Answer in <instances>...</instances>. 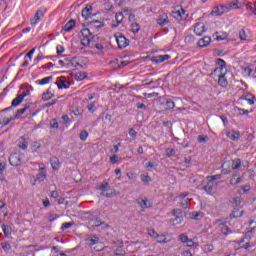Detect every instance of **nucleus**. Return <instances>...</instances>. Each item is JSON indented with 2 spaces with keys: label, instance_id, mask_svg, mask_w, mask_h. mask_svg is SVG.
I'll list each match as a JSON object with an SVG mask.
<instances>
[{
  "label": "nucleus",
  "instance_id": "bb28decb",
  "mask_svg": "<svg viewBox=\"0 0 256 256\" xmlns=\"http://www.w3.org/2000/svg\"><path fill=\"white\" fill-rule=\"evenodd\" d=\"M51 81H53V76H48L41 80H37L36 83L37 85H48V83H51Z\"/></svg>",
  "mask_w": 256,
  "mask_h": 256
},
{
  "label": "nucleus",
  "instance_id": "338daca9",
  "mask_svg": "<svg viewBox=\"0 0 256 256\" xmlns=\"http://www.w3.org/2000/svg\"><path fill=\"white\" fill-rule=\"evenodd\" d=\"M246 9L248 13H251V11H254V3H251V2L246 3Z\"/></svg>",
  "mask_w": 256,
  "mask_h": 256
},
{
  "label": "nucleus",
  "instance_id": "4be33fe9",
  "mask_svg": "<svg viewBox=\"0 0 256 256\" xmlns=\"http://www.w3.org/2000/svg\"><path fill=\"white\" fill-rule=\"evenodd\" d=\"M209 43H211V37L205 36L198 41V46L202 47V48L207 47V45H209Z\"/></svg>",
  "mask_w": 256,
  "mask_h": 256
},
{
  "label": "nucleus",
  "instance_id": "0eeeda50",
  "mask_svg": "<svg viewBox=\"0 0 256 256\" xmlns=\"http://www.w3.org/2000/svg\"><path fill=\"white\" fill-rule=\"evenodd\" d=\"M20 89L23 90L22 93H20V97H22V99H25V97H29V95H31V91H33V86L25 83V84H22Z\"/></svg>",
  "mask_w": 256,
  "mask_h": 256
},
{
  "label": "nucleus",
  "instance_id": "13d9d810",
  "mask_svg": "<svg viewBox=\"0 0 256 256\" xmlns=\"http://www.w3.org/2000/svg\"><path fill=\"white\" fill-rule=\"evenodd\" d=\"M5 169H7V162H0V177L3 175Z\"/></svg>",
  "mask_w": 256,
  "mask_h": 256
},
{
  "label": "nucleus",
  "instance_id": "052dcab7",
  "mask_svg": "<svg viewBox=\"0 0 256 256\" xmlns=\"http://www.w3.org/2000/svg\"><path fill=\"white\" fill-rule=\"evenodd\" d=\"M56 51H57V55H63V53H65V47H63L62 45H58L56 47Z\"/></svg>",
  "mask_w": 256,
  "mask_h": 256
},
{
  "label": "nucleus",
  "instance_id": "0e129e2a",
  "mask_svg": "<svg viewBox=\"0 0 256 256\" xmlns=\"http://www.w3.org/2000/svg\"><path fill=\"white\" fill-rule=\"evenodd\" d=\"M56 219H59V215H57V214H50V215L48 216V221H49L50 223H53V221H55Z\"/></svg>",
  "mask_w": 256,
  "mask_h": 256
},
{
  "label": "nucleus",
  "instance_id": "6e6d98bb",
  "mask_svg": "<svg viewBox=\"0 0 256 256\" xmlns=\"http://www.w3.org/2000/svg\"><path fill=\"white\" fill-rule=\"evenodd\" d=\"M175 153H176L175 149H171V148L166 149V157H173L175 156Z\"/></svg>",
  "mask_w": 256,
  "mask_h": 256
},
{
  "label": "nucleus",
  "instance_id": "79ce46f5",
  "mask_svg": "<svg viewBox=\"0 0 256 256\" xmlns=\"http://www.w3.org/2000/svg\"><path fill=\"white\" fill-rule=\"evenodd\" d=\"M221 233H222V235L227 236V235H231V233H233V232L231 231V228H229L227 225H224L221 228Z\"/></svg>",
  "mask_w": 256,
  "mask_h": 256
},
{
  "label": "nucleus",
  "instance_id": "6e6552de",
  "mask_svg": "<svg viewBox=\"0 0 256 256\" xmlns=\"http://www.w3.org/2000/svg\"><path fill=\"white\" fill-rule=\"evenodd\" d=\"M23 99L24 98H22L19 94L16 98H14L12 100L11 106L3 109L2 112L5 113L6 111H11L13 109V107H19V105H21V103H23Z\"/></svg>",
  "mask_w": 256,
  "mask_h": 256
},
{
  "label": "nucleus",
  "instance_id": "69168bd1",
  "mask_svg": "<svg viewBox=\"0 0 256 256\" xmlns=\"http://www.w3.org/2000/svg\"><path fill=\"white\" fill-rule=\"evenodd\" d=\"M207 139H209V137L203 136V135H199L198 136V143H207Z\"/></svg>",
  "mask_w": 256,
  "mask_h": 256
},
{
  "label": "nucleus",
  "instance_id": "393cba45",
  "mask_svg": "<svg viewBox=\"0 0 256 256\" xmlns=\"http://www.w3.org/2000/svg\"><path fill=\"white\" fill-rule=\"evenodd\" d=\"M218 84L220 85V87H227V85H229V82H227V78H225V74L219 75Z\"/></svg>",
  "mask_w": 256,
  "mask_h": 256
},
{
  "label": "nucleus",
  "instance_id": "4c0bfd02",
  "mask_svg": "<svg viewBox=\"0 0 256 256\" xmlns=\"http://www.w3.org/2000/svg\"><path fill=\"white\" fill-rule=\"evenodd\" d=\"M86 241H89V246L93 247V245H97V243H99V237L92 236L91 238H87Z\"/></svg>",
  "mask_w": 256,
  "mask_h": 256
},
{
  "label": "nucleus",
  "instance_id": "4468645a",
  "mask_svg": "<svg viewBox=\"0 0 256 256\" xmlns=\"http://www.w3.org/2000/svg\"><path fill=\"white\" fill-rule=\"evenodd\" d=\"M213 189H215V182H213V180H208L207 184L202 187V190L205 191L207 195H211L213 193Z\"/></svg>",
  "mask_w": 256,
  "mask_h": 256
},
{
  "label": "nucleus",
  "instance_id": "423d86ee",
  "mask_svg": "<svg viewBox=\"0 0 256 256\" xmlns=\"http://www.w3.org/2000/svg\"><path fill=\"white\" fill-rule=\"evenodd\" d=\"M45 17V10L38 9L34 15V17L30 20L31 25H37Z\"/></svg>",
  "mask_w": 256,
  "mask_h": 256
},
{
  "label": "nucleus",
  "instance_id": "bf43d9fd",
  "mask_svg": "<svg viewBox=\"0 0 256 256\" xmlns=\"http://www.w3.org/2000/svg\"><path fill=\"white\" fill-rule=\"evenodd\" d=\"M178 239H179V241H181V243H187L189 236H187L185 234H180Z\"/></svg>",
  "mask_w": 256,
  "mask_h": 256
},
{
  "label": "nucleus",
  "instance_id": "a19ab883",
  "mask_svg": "<svg viewBox=\"0 0 256 256\" xmlns=\"http://www.w3.org/2000/svg\"><path fill=\"white\" fill-rule=\"evenodd\" d=\"M73 225H75L74 221L71 222H65L62 224L61 226V231H66V229H71V227H73Z\"/></svg>",
  "mask_w": 256,
  "mask_h": 256
},
{
  "label": "nucleus",
  "instance_id": "5fc2aeb1",
  "mask_svg": "<svg viewBox=\"0 0 256 256\" xmlns=\"http://www.w3.org/2000/svg\"><path fill=\"white\" fill-rule=\"evenodd\" d=\"M214 223L215 225H218V227H225V225H227V221L225 219H218Z\"/></svg>",
  "mask_w": 256,
  "mask_h": 256
},
{
  "label": "nucleus",
  "instance_id": "aec40b11",
  "mask_svg": "<svg viewBox=\"0 0 256 256\" xmlns=\"http://www.w3.org/2000/svg\"><path fill=\"white\" fill-rule=\"evenodd\" d=\"M50 163H51L53 171H59V169H61V162L59 161V158L52 157L50 159Z\"/></svg>",
  "mask_w": 256,
  "mask_h": 256
},
{
  "label": "nucleus",
  "instance_id": "58836bf2",
  "mask_svg": "<svg viewBox=\"0 0 256 256\" xmlns=\"http://www.w3.org/2000/svg\"><path fill=\"white\" fill-rule=\"evenodd\" d=\"M28 109H29V105L27 104L25 105L24 108L18 109L15 115V118L19 119L23 115V113H25V111H27Z\"/></svg>",
  "mask_w": 256,
  "mask_h": 256
},
{
  "label": "nucleus",
  "instance_id": "f03ea898",
  "mask_svg": "<svg viewBox=\"0 0 256 256\" xmlns=\"http://www.w3.org/2000/svg\"><path fill=\"white\" fill-rule=\"evenodd\" d=\"M107 187H109V182H104L99 187H97L99 191H102L101 196L107 197V199H111V197H117V192L115 190L105 193V191H107Z\"/></svg>",
  "mask_w": 256,
  "mask_h": 256
},
{
  "label": "nucleus",
  "instance_id": "680f3d73",
  "mask_svg": "<svg viewBox=\"0 0 256 256\" xmlns=\"http://www.w3.org/2000/svg\"><path fill=\"white\" fill-rule=\"evenodd\" d=\"M239 38L241 39V41H247V35L245 34V30L244 29L240 30Z\"/></svg>",
  "mask_w": 256,
  "mask_h": 256
},
{
  "label": "nucleus",
  "instance_id": "de8ad7c7",
  "mask_svg": "<svg viewBox=\"0 0 256 256\" xmlns=\"http://www.w3.org/2000/svg\"><path fill=\"white\" fill-rule=\"evenodd\" d=\"M113 255L114 256H125V251L123 250V248L119 247L116 250H114Z\"/></svg>",
  "mask_w": 256,
  "mask_h": 256
},
{
  "label": "nucleus",
  "instance_id": "473e14b6",
  "mask_svg": "<svg viewBox=\"0 0 256 256\" xmlns=\"http://www.w3.org/2000/svg\"><path fill=\"white\" fill-rule=\"evenodd\" d=\"M74 78L76 79V81H83V79H87V73H85V72H77L74 75Z\"/></svg>",
  "mask_w": 256,
  "mask_h": 256
},
{
  "label": "nucleus",
  "instance_id": "7ed1b4c3",
  "mask_svg": "<svg viewBox=\"0 0 256 256\" xmlns=\"http://www.w3.org/2000/svg\"><path fill=\"white\" fill-rule=\"evenodd\" d=\"M82 35L84 36L81 39V45H83V47H89V45L91 44V41H95V38L97 36H93L92 38H89V36L87 35H91V30L89 28H86L83 30Z\"/></svg>",
  "mask_w": 256,
  "mask_h": 256
},
{
  "label": "nucleus",
  "instance_id": "5701e85b",
  "mask_svg": "<svg viewBox=\"0 0 256 256\" xmlns=\"http://www.w3.org/2000/svg\"><path fill=\"white\" fill-rule=\"evenodd\" d=\"M124 15L122 12L116 13L115 19H116V24H112V27H119L121 23H123Z\"/></svg>",
  "mask_w": 256,
  "mask_h": 256
},
{
  "label": "nucleus",
  "instance_id": "412c9836",
  "mask_svg": "<svg viewBox=\"0 0 256 256\" xmlns=\"http://www.w3.org/2000/svg\"><path fill=\"white\" fill-rule=\"evenodd\" d=\"M216 64L219 65V68L214 69V73H216V71H223V69H225V67H227V62H225V60L221 59V58H217L216 59Z\"/></svg>",
  "mask_w": 256,
  "mask_h": 256
},
{
  "label": "nucleus",
  "instance_id": "a211bd4d",
  "mask_svg": "<svg viewBox=\"0 0 256 256\" xmlns=\"http://www.w3.org/2000/svg\"><path fill=\"white\" fill-rule=\"evenodd\" d=\"M75 25L76 21L74 19H71L63 26L62 29L63 31H65V33H69L70 31H73V29H75Z\"/></svg>",
  "mask_w": 256,
  "mask_h": 256
},
{
  "label": "nucleus",
  "instance_id": "dca6fc26",
  "mask_svg": "<svg viewBox=\"0 0 256 256\" xmlns=\"http://www.w3.org/2000/svg\"><path fill=\"white\" fill-rule=\"evenodd\" d=\"M88 26L90 29H101L102 27H105V23L100 20H92L88 23Z\"/></svg>",
  "mask_w": 256,
  "mask_h": 256
},
{
  "label": "nucleus",
  "instance_id": "9d476101",
  "mask_svg": "<svg viewBox=\"0 0 256 256\" xmlns=\"http://www.w3.org/2000/svg\"><path fill=\"white\" fill-rule=\"evenodd\" d=\"M56 84L58 89H69L71 87V83L64 76L60 77Z\"/></svg>",
  "mask_w": 256,
  "mask_h": 256
},
{
  "label": "nucleus",
  "instance_id": "37998d69",
  "mask_svg": "<svg viewBox=\"0 0 256 256\" xmlns=\"http://www.w3.org/2000/svg\"><path fill=\"white\" fill-rule=\"evenodd\" d=\"M87 137H89V132L82 130L79 135L80 141H87Z\"/></svg>",
  "mask_w": 256,
  "mask_h": 256
},
{
  "label": "nucleus",
  "instance_id": "72a5a7b5",
  "mask_svg": "<svg viewBox=\"0 0 256 256\" xmlns=\"http://www.w3.org/2000/svg\"><path fill=\"white\" fill-rule=\"evenodd\" d=\"M140 179H141L142 183H144V185H149V183H151V181H153V179H151V176L145 175V174H142L140 176Z\"/></svg>",
  "mask_w": 256,
  "mask_h": 256
},
{
  "label": "nucleus",
  "instance_id": "8fccbe9b",
  "mask_svg": "<svg viewBox=\"0 0 256 256\" xmlns=\"http://www.w3.org/2000/svg\"><path fill=\"white\" fill-rule=\"evenodd\" d=\"M175 219H173L172 223H174V225H180V223H183V216H174Z\"/></svg>",
  "mask_w": 256,
  "mask_h": 256
},
{
  "label": "nucleus",
  "instance_id": "09e8293b",
  "mask_svg": "<svg viewBox=\"0 0 256 256\" xmlns=\"http://www.w3.org/2000/svg\"><path fill=\"white\" fill-rule=\"evenodd\" d=\"M157 243H167V237L165 235H157L156 236Z\"/></svg>",
  "mask_w": 256,
  "mask_h": 256
},
{
  "label": "nucleus",
  "instance_id": "49530a36",
  "mask_svg": "<svg viewBox=\"0 0 256 256\" xmlns=\"http://www.w3.org/2000/svg\"><path fill=\"white\" fill-rule=\"evenodd\" d=\"M227 37H229V35L226 32H223L216 36V41H225V39H227Z\"/></svg>",
  "mask_w": 256,
  "mask_h": 256
},
{
  "label": "nucleus",
  "instance_id": "ea45409f",
  "mask_svg": "<svg viewBox=\"0 0 256 256\" xmlns=\"http://www.w3.org/2000/svg\"><path fill=\"white\" fill-rule=\"evenodd\" d=\"M172 17H174L176 19V21H178V22L183 21L181 12L179 10L172 11Z\"/></svg>",
  "mask_w": 256,
  "mask_h": 256
},
{
  "label": "nucleus",
  "instance_id": "cd10ccee",
  "mask_svg": "<svg viewBox=\"0 0 256 256\" xmlns=\"http://www.w3.org/2000/svg\"><path fill=\"white\" fill-rule=\"evenodd\" d=\"M50 129L51 133H55L57 129H59V122H57V119H52L50 121Z\"/></svg>",
  "mask_w": 256,
  "mask_h": 256
},
{
  "label": "nucleus",
  "instance_id": "9b49d317",
  "mask_svg": "<svg viewBox=\"0 0 256 256\" xmlns=\"http://www.w3.org/2000/svg\"><path fill=\"white\" fill-rule=\"evenodd\" d=\"M156 23L160 27H165V25H168V23H169V16L167 15V13H163L162 15H160L156 19Z\"/></svg>",
  "mask_w": 256,
  "mask_h": 256
},
{
  "label": "nucleus",
  "instance_id": "603ef678",
  "mask_svg": "<svg viewBox=\"0 0 256 256\" xmlns=\"http://www.w3.org/2000/svg\"><path fill=\"white\" fill-rule=\"evenodd\" d=\"M243 71L248 77H253V69H251V67L247 66L243 69Z\"/></svg>",
  "mask_w": 256,
  "mask_h": 256
},
{
  "label": "nucleus",
  "instance_id": "f3484780",
  "mask_svg": "<svg viewBox=\"0 0 256 256\" xmlns=\"http://www.w3.org/2000/svg\"><path fill=\"white\" fill-rule=\"evenodd\" d=\"M245 215V211H240L239 208H234L233 211L229 215V219L232 221V219H239V217H243Z\"/></svg>",
  "mask_w": 256,
  "mask_h": 256
},
{
  "label": "nucleus",
  "instance_id": "6ab92c4d",
  "mask_svg": "<svg viewBox=\"0 0 256 256\" xmlns=\"http://www.w3.org/2000/svg\"><path fill=\"white\" fill-rule=\"evenodd\" d=\"M18 147L19 149H23V151L27 150V147H29V141L25 136H22L18 140Z\"/></svg>",
  "mask_w": 256,
  "mask_h": 256
},
{
  "label": "nucleus",
  "instance_id": "c756f323",
  "mask_svg": "<svg viewBox=\"0 0 256 256\" xmlns=\"http://www.w3.org/2000/svg\"><path fill=\"white\" fill-rule=\"evenodd\" d=\"M190 219H194V221H201V219H203V212L190 213Z\"/></svg>",
  "mask_w": 256,
  "mask_h": 256
},
{
  "label": "nucleus",
  "instance_id": "c9c22d12",
  "mask_svg": "<svg viewBox=\"0 0 256 256\" xmlns=\"http://www.w3.org/2000/svg\"><path fill=\"white\" fill-rule=\"evenodd\" d=\"M53 97H55V94L51 93L49 90L42 94L43 101H49V99H53Z\"/></svg>",
  "mask_w": 256,
  "mask_h": 256
},
{
  "label": "nucleus",
  "instance_id": "b1692460",
  "mask_svg": "<svg viewBox=\"0 0 256 256\" xmlns=\"http://www.w3.org/2000/svg\"><path fill=\"white\" fill-rule=\"evenodd\" d=\"M241 160L239 158H235L232 160V165H231V168L233 171H237L239 169H241Z\"/></svg>",
  "mask_w": 256,
  "mask_h": 256
},
{
  "label": "nucleus",
  "instance_id": "2f4dec72",
  "mask_svg": "<svg viewBox=\"0 0 256 256\" xmlns=\"http://www.w3.org/2000/svg\"><path fill=\"white\" fill-rule=\"evenodd\" d=\"M255 235V226L250 228L244 236V239H248L249 241H251V238L254 237Z\"/></svg>",
  "mask_w": 256,
  "mask_h": 256
},
{
  "label": "nucleus",
  "instance_id": "c85d7f7f",
  "mask_svg": "<svg viewBox=\"0 0 256 256\" xmlns=\"http://www.w3.org/2000/svg\"><path fill=\"white\" fill-rule=\"evenodd\" d=\"M230 203L234 205V208L239 209V207H241L242 199L241 197H234L230 200Z\"/></svg>",
  "mask_w": 256,
  "mask_h": 256
},
{
  "label": "nucleus",
  "instance_id": "e2e57ef3",
  "mask_svg": "<svg viewBox=\"0 0 256 256\" xmlns=\"http://www.w3.org/2000/svg\"><path fill=\"white\" fill-rule=\"evenodd\" d=\"M88 111H90V113H95L96 111V107H95V102H91L89 105H88Z\"/></svg>",
  "mask_w": 256,
  "mask_h": 256
},
{
  "label": "nucleus",
  "instance_id": "c03bdc74",
  "mask_svg": "<svg viewBox=\"0 0 256 256\" xmlns=\"http://www.w3.org/2000/svg\"><path fill=\"white\" fill-rule=\"evenodd\" d=\"M245 100L248 102L249 105H255V96L248 94L245 96Z\"/></svg>",
  "mask_w": 256,
  "mask_h": 256
},
{
  "label": "nucleus",
  "instance_id": "1a4fd4ad",
  "mask_svg": "<svg viewBox=\"0 0 256 256\" xmlns=\"http://www.w3.org/2000/svg\"><path fill=\"white\" fill-rule=\"evenodd\" d=\"M168 59H171L170 55H158V56H153L150 61H152V63H155L156 65H159V63H163L165 61H168Z\"/></svg>",
  "mask_w": 256,
  "mask_h": 256
},
{
  "label": "nucleus",
  "instance_id": "f8f14e48",
  "mask_svg": "<svg viewBox=\"0 0 256 256\" xmlns=\"http://www.w3.org/2000/svg\"><path fill=\"white\" fill-rule=\"evenodd\" d=\"M226 137L231 141H239L241 139V132L238 130H231L226 133Z\"/></svg>",
  "mask_w": 256,
  "mask_h": 256
},
{
  "label": "nucleus",
  "instance_id": "e433bc0d",
  "mask_svg": "<svg viewBox=\"0 0 256 256\" xmlns=\"http://www.w3.org/2000/svg\"><path fill=\"white\" fill-rule=\"evenodd\" d=\"M165 109L166 110H172L175 109V102L171 99H167L165 103Z\"/></svg>",
  "mask_w": 256,
  "mask_h": 256
},
{
  "label": "nucleus",
  "instance_id": "39448f33",
  "mask_svg": "<svg viewBox=\"0 0 256 256\" xmlns=\"http://www.w3.org/2000/svg\"><path fill=\"white\" fill-rule=\"evenodd\" d=\"M116 43L118 45V49H125L129 45V40L125 37L123 34H119L118 36H115Z\"/></svg>",
  "mask_w": 256,
  "mask_h": 256
},
{
  "label": "nucleus",
  "instance_id": "f704fd0d",
  "mask_svg": "<svg viewBox=\"0 0 256 256\" xmlns=\"http://www.w3.org/2000/svg\"><path fill=\"white\" fill-rule=\"evenodd\" d=\"M131 31H132V33H134V35H136V33H139V31H141V25H139V23H137V22L132 23Z\"/></svg>",
  "mask_w": 256,
  "mask_h": 256
},
{
  "label": "nucleus",
  "instance_id": "a878e982",
  "mask_svg": "<svg viewBox=\"0 0 256 256\" xmlns=\"http://www.w3.org/2000/svg\"><path fill=\"white\" fill-rule=\"evenodd\" d=\"M0 247H2L3 251H5L6 253H11L13 247L11 246V244L7 241L2 242L0 244Z\"/></svg>",
  "mask_w": 256,
  "mask_h": 256
},
{
  "label": "nucleus",
  "instance_id": "774afa93",
  "mask_svg": "<svg viewBox=\"0 0 256 256\" xmlns=\"http://www.w3.org/2000/svg\"><path fill=\"white\" fill-rule=\"evenodd\" d=\"M149 200L147 198L141 199L140 201L138 200V203L141 207H147V202Z\"/></svg>",
  "mask_w": 256,
  "mask_h": 256
},
{
  "label": "nucleus",
  "instance_id": "864d4df0",
  "mask_svg": "<svg viewBox=\"0 0 256 256\" xmlns=\"http://www.w3.org/2000/svg\"><path fill=\"white\" fill-rule=\"evenodd\" d=\"M178 11H180V16L182 17V21H185L189 17V14H187V11L185 9L180 8Z\"/></svg>",
  "mask_w": 256,
  "mask_h": 256
},
{
  "label": "nucleus",
  "instance_id": "a18cd8bd",
  "mask_svg": "<svg viewBox=\"0 0 256 256\" xmlns=\"http://www.w3.org/2000/svg\"><path fill=\"white\" fill-rule=\"evenodd\" d=\"M31 149H32L33 153H37V151H39V149H41V143L33 142L31 145Z\"/></svg>",
  "mask_w": 256,
  "mask_h": 256
},
{
  "label": "nucleus",
  "instance_id": "7c9ffc66",
  "mask_svg": "<svg viewBox=\"0 0 256 256\" xmlns=\"http://www.w3.org/2000/svg\"><path fill=\"white\" fill-rule=\"evenodd\" d=\"M2 230H3V233H4L5 237H9V235H11V233L13 231L11 229V226H9L7 224H2Z\"/></svg>",
  "mask_w": 256,
  "mask_h": 256
},
{
  "label": "nucleus",
  "instance_id": "20e7f679",
  "mask_svg": "<svg viewBox=\"0 0 256 256\" xmlns=\"http://www.w3.org/2000/svg\"><path fill=\"white\" fill-rule=\"evenodd\" d=\"M45 179H47V170H45V167L39 168L38 174L33 180H31L32 186H35L37 181L41 183L45 181Z\"/></svg>",
  "mask_w": 256,
  "mask_h": 256
},
{
  "label": "nucleus",
  "instance_id": "ddd939ff",
  "mask_svg": "<svg viewBox=\"0 0 256 256\" xmlns=\"http://www.w3.org/2000/svg\"><path fill=\"white\" fill-rule=\"evenodd\" d=\"M93 6L91 5H86L85 8L82 10V17L84 19H91L93 17Z\"/></svg>",
  "mask_w": 256,
  "mask_h": 256
},
{
  "label": "nucleus",
  "instance_id": "4d7b16f0",
  "mask_svg": "<svg viewBox=\"0 0 256 256\" xmlns=\"http://www.w3.org/2000/svg\"><path fill=\"white\" fill-rule=\"evenodd\" d=\"M189 205H191V202H190L189 199H186V200H184L183 202H181V207H182L183 209H189Z\"/></svg>",
  "mask_w": 256,
  "mask_h": 256
},
{
  "label": "nucleus",
  "instance_id": "3c124183",
  "mask_svg": "<svg viewBox=\"0 0 256 256\" xmlns=\"http://www.w3.org/2000/svg\"><path fill=\"white\" fill-rule=\"evenodd\" d=\"M208 181H212V183H215V181L221 179V174H216L213 176H208L207 177Z\"/></svg>",
  "mask_w": 256,
  "mask_h": 256
},
{
  "label": "nucleus",
  "instance_id": "2eb2a0df",
  "mask_svg": "<svg viewBox=\"0 0 256 256\" xmlns=\"http://www.w3.org/2000/svg\"><path fill=\"white\" fill-rule=\"evenodd\" d=\"M205 32V24L204 23H196L194 27V33L201 37L203 33Z\"/></svg>",
  "mask_w": 256,
  "mask_h": 256
},
{
  "label": "nucleus",
  "instance_id": "f257e3e1",
  "mask_svg": "<svg viewBox=\"0 0 256 256\" xmlns=\"http://www.w3.org/2000/svg\"><path fill=\"white\" fill-rule=\"evenodd\" d=\"M24 157H25V154L23 153L11 154L9 157V164L12 165V167H19V165L23 163Z\"/></svg>",
  "mask_w": 256,
  "mask_h": 256
}]
</instances>
